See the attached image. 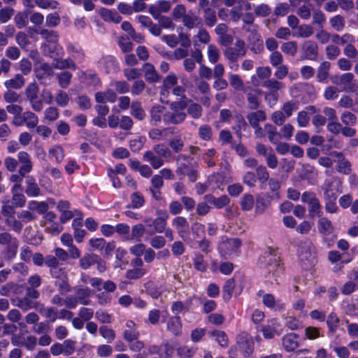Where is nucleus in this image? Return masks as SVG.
<instances>
[{"instance_id":"1","label":"nucleus","mask_w":358,"mask_h":358,"mask_svg":"<svg viewBox=\"0 0 358 358\" xmlns=\"http://www.w3.org/2000/svg\"><path fill=\"white\" fill-rule=\"evenodd\" d=\"M257 264L262 270H264L268 275L278 277L284 271V265L277 250L271 247H268L260 255Z\"/></svg>"},{"instance_id":"2","label":"nucleus","mask_w":358,"mask_h":358,"mask_svg":"<svg viewBox=\"0 0 358 358\" xmlns=\"http://www.w3.org/2000/svg\"><path fill=\"white\" fill-rule=\"evenodd\" d=\"M255 351L253 338L246 332H241L236 338V345L230 347L229 358H250Z\"/></svg>"},{"instance_id":"3","label":"nucleus","mask_w":358,"mask_h":358,"mask_svg":"<svg viewBox=\"0 0 358 358\" xmlns=\"http://www.w3.org/2000/svg\"><path fill=\"white\" fill-rule=\"evenodd\" d=\"M46 267L49 268L52 278L56 279L55 285L61 292H69L70 285L68 282V278L65 270L59 267V262L54 255H47Z\"/></svg>"},{"instance_id":"4","label":"nucleus","mask_w":358,"mask_h":358,"mask_svg":"<svg viewBox=\"0 0 358 358\" xmlns=\"http://www.w3.org/2000/svg\"><path fill=\"white\" fill-rule=\"evenodd\" d=\"M242 245L243 241L238 237L230 238L222 236L217 245L218 255L223 259L238 257L241 252Z\"/></svg>"},{"instance_id":"5","label":"nucleus","mask_w":358,"mask_h":358,"mask_svg":"<svg viewBox=\"0 0 358 358\" xmlns=\"http://www.w3.org/2000/svg\"><path fill=\"white\" fill-rule=\"evenodd\" d=\"M157 217H146L144 219V223L146 226V233L149 235H154L155 234L164 233L166 226L167 224V220L169 217V213L166 210H157Z\"/></svg>"},{"instance_id":"6","label":"nucleus","mask_w":358,"mask_h":358,"mask_svg":"<svg viewBox=\"0 0 358 358\" xmlns=\"http://www.w3.org/2000/svg\"><path fill=\"white\" fill-rule=\"evenodd\" d=\"M97 68L106 73H114L120 70L119 62L113 55L102 56L97 62Z\"/></svg>"},{"instance_id":"7","label":"nucleus","mask_w":358,"mask_h":358,"mask_svg":"<svg viewBox=\"0 0 358 358\" xmlns=\"http://www.w3.org/2000/svg\"><path fill=\"white\" fill-rule=\"evenodd\" d=\"M41 48L45 55L52 58L55 63L64 55V49L58 42L51 44L43 43L41 45Z\"/></svg>"},{"instance_id":"8","label":"nucleus","mask_w":358,"mask_h":358,"mask_svg":"<svg viewBox=\"0 0 358 358\" xmlns=\"http://www.w3.org/2000/svg\"><path fill=\"white\" fill-rule=\"evenodd\" d=\"M176 160L180 162V165L176 169V173L179 176L180 179L184 178L186 176L187 172L191 169L192 162L194 161V158L183 154H179L177 156Z\"/></svg>"},{"instance_id":"9","label":"nucleus","mask_w":358,"mask_h":358,"mask_svg":"<svg viewBox=\"0 0 358 358\" xmlns=\"http://www.w3.org/2000/svg\"><path fill=\"white\" fill-rule=\"evenodd\" d=\"M299 336L296 333H287L282 338V343L287 352L295 351L299 346Z\"/></svg>"},{"instance_id":"10","label":"nucleus","mask_w":358,"mask_h":358,"mask_svg":"<svg viewBox=\"0 0 358 358\" xmlns=\"http://www.w3.org/2000/svg\"><path fill=\"white\" fill-rule=\"evenodd\" d=\"M262 90L259 89H252L245 94L248 101V108L250 110H257L261 104L260 96Z\"/></svg>"},{"instance_id":"11","label":"nucleus","mask_w":358,"mask_h":358,"mask_svg":"<svg viewBox=\"0 0 358 358\" xmlns=\"http://www.w3.org/2000/svg\"><path fill=\"white\" fill-rule=\"evenodd\" d=\"M99 15L101 20L106 22L118 24L121 22L122 18L118 11L115 9H108L107 8H101L99 10Z\"/></svg>"},{"instance_id":"12","label":"nucleus","mask_w":358,"mask_h":358,"mask_svg":"<svg viewBox=\"0 0 358 358\" xmlns=\"http://www.w3.org/2000/svg\"><path fill=\"white\" fill-rule=\"evenodd\" d=\"M167 329L174 336H180L182 334V319L178 315H174L169 318L167 321Z\"/></svg>"},{"instance_id":"13","label":"nucleus","mask_w":358,"mask_h":358,"mask_svg":"<svg viewBox=\"0 0 358 358\" xmlns=\"http://www.w3.org/2000/svg\"><path fill=\"white\" fill-rule=\"evenodd\" d=\"M272 196L268 193L258 194L255 203L256 215H262L271 204Z\"/></svg>"},{"instance_id":"14","label":"nucleus","mask_w":358,"mask_h":358,"mask_svg":"<svg viewBox=\"0 0 358 358\" xmlns=\"http://www.w3.org/2000/svg\"><path fill=\"white\" fill-rule=\"evenodd\" d=\"M8 228H12V229L17 234L21 233L23 228V224L22 222L9 217H1L0 215V229L1 231H6Z\"/></svg>"},{"instance_id":"15","label":"nucleus","mask_w":358,"mask_h":358,"mask_svg":"<svg viewBox=\"0 0 358 358\" xmlns=\"http://www.w3.org/2000/svg\"><path fill=\"white\" fill-rule=\"evenodd\" d=\"M23 187L21 183H15L12 187V203L15 207L22 208L26 203V197L22 194Z\"/></svg>"},{"instance_id":"16","label":"nucleus","mask_w":358,"mask_h":358,"mask_svg":"<svg viewBox=\"0 0 358 358\" xmlns=\"http://www.w3.org/2000/svg\"><path fill=\"white\" fill-rule=\"evenodd\" d=\"M304 57L315 61L318 57V45L313 41H306L302 45Z\"/></svg>"},{"instance_id":"17","label":"nucleus","mask_w":358,"mask_h":358,"mask_svg":"<svg viewBox=\"0 0 358 358\" xmlns=\"http://www.w3.org/2000/svg\"><path fill=\"white\" fill-rule=\"evenodd\" d=\"M204 199L207 202L213 204L214 207L217 209L228 206L231 201L229 196L226 194L215 197L213 194H208L205 195Z\"/></svg>"},{"instance_id":"18","label":"nucleus","mask_w":358,"mask_h":358,"mask_svg":"<svg viewBox=\"0 0 358 358\" xmlns=\"http://www.w3.org/2000/svg\"><path fill=\"white\" fill-rule=\"evenodd\" d=\"M144 289L145 292L154 299H157L162 296L164 292L163 285L153 281L144 283Z\"/></svg>"},{"instance_id":"19","label":"nucleus","mask_w":358,"mask_h":358,"mask_svg":"<svg viewBox=\"0 0 358 358\" xmlns=\"http://www.w3.org/2000/svg\"><path fill=\"white\" fill-rule=\"evenodd\" d=\"M36 77L39 82L42 83L43 80L48 77L52 76L53 71L50 64L43 62L40 63L39 65L36 66L34 68Z\"/></svg>"},{"instance_id":"20","label":"nucleus","mask_w":358,"mask_h":358,"mask_svg":"<svg viewBox=\"0 0 358 358\" xmlns=\"http://www.w3.org/2000/svg\"><path fill=\"white\" fill-rule=\"evenodd\" d=\"M17 159L19 162L22 164L18 173H28L31 171L33 165L30 159L29 155L24 151H21L17 154Z\"/></svg>"},{"instance_id":"21","label":"nucleus","mask_w":358,"mask_h":358,"mask_svg":"<svg viewBox=\"0 0 358 358\" xmlns=\"http://www.w3.org/2000/svg\"><path fill=\"white\" fill-rule=\"evenodd\" d=\"M249 124L255 129H260L259 122L266 120V114L262 110H256L255 112L249 113L247 115Z\"/></svg>"},{"instance_id":"22","label":"nucleus","mask_w":358,"mask_h":358,"mask_svg":"<svg viewBox=\"0 0 358 358\" xmlns=\"http://www.w3.org/2000/svg\"><path fill=\"white\" fill-rule=\"evenodd\" d=\"M172 224L178 231L180 237L184 238L185 234L188 233L189 223L186 217L176 216L172 221Z\"/></svg>"},{"instance_id":"23","label":"nucleus","mask_w":358,"mask_h":358,"mask_svg":"<svg viewBox=\"0 0 358 358\" xmlns=\"http://www.w3.org/2000/svg\"><path fill=\"white\" fill-rule=\"evenodd\" d=\"M230 52L234 55V57H243L245 55L246 49L244 41L238 40L235 43V48H227L224 51V54L226 58L229 57Z\"/></svg>"},{"instance_id":"24","label":"nucleus","mask_w":358,"mask_h":358,"mask_svg":"<svg viewBox=\"0 0 358 358\" xmlns=\"http://www.w3.org/2000/svg\"><path fill=\"white\" fill-rule=\"evenodd\" d=\"M144 77L145 80L149 83H157L160 79L155 66L151 63H145L143 65Z\"/></svg>"},{"instance_id":"25","label":"nucleus","mask_w":358,"mask_h":358,"mask_svg":"<svg viewBox=\"0 0 358 358\" xmlns=\"http://www.w3.org/2000/svg\"><path fill=\"white\" fill-rule=\"evenodd\" d=\"M144 161L148 162L153 169H157L164 165V160L157 155L152 150L145 151L143 155Z\"/></svg>"},{"instance_id":"26","label":"nucleus","mask_w":358,"mask_h":358,"mask_svg":"<svg viewBox=\"0 0 358 358\" xmlns=\"http://www.w3.org/2000/svg\"><path fill=\"white\" fill-rule=\"evenodd\" d=\"M235 287L236 280L234 278L226 280L222 287V299L225 303H228L231 300Z\"/></svg>"},{"instance_id":"27","label":"nucleus","mask_w":358,"mask_h":358,"mask_svg":"<svg viewBox=\"0 0 358 358\" xmlns=\"http://www.w3.org/2000/svg\"><path fill=\"white\" fill-rule=\"evenodd\" d=\"M324 201H336L337 199L339 190L338 187H334V181H329L325 183L324 188Z\"/></svg>"},{"instance_id":"28","label":"nucleus","mask_w":358,"mask_h":358,"mask_svg":"<svg viewBox=\"0 0 358 358\" xmlns=\"http://www.w3.org/2000/svg\"><path fill=\"white\" fill-rule=\"evenodd\" d=\"M134 323L132 320H129L126 323V326L129 327V329H126L123 333V338L129 345L131 344V341L137 340L139 337V332L137 329H134Z\"/></svg>"},{"instance_id":"29","label":"nucleus","mask_w":358,"mask_h":358,"mask_svg":"<svg viewBox=\"0 0 358 358\" xmlns=\"http://www.w3.org/2000/svg\"><path fill=\"white\" fill-rule=\"evenodd\" d=\"M27 188L25 193L28 196H38L40 194V188L37 185L36 180L32 176H27Z\"/></svg>"},{"instance_id":"30","label":"nucleus","mask_w":358,"mask_h":358,"mask_svg":"<svg viewBox=\"0 0 358 358\" xmlns=\"http://www.w3.org/2000/svg\"><path fill=\"white\" fill-rule=\"evenodd\" d=\"M256 178L260 183V188L265 189L269 180V173L266 166L261 165L256 167Z\"/></svg>"},{"instance_id":"31","label":"nucleus","mask_w":358,"mask_h":358,"mask_svg":"<svg viewBox=\"0 0 358 358\" xmlns=\"http://www.w3.org/2000/svg\"><path fill=\"white\" fill-rule=\"evenodd\" d=\"M53 66L55 69L59 70L69 69L72 71H75L78 68L77 64L71 57L66 59H62V57L59 58V60L53 64Z\"/></svg>"},{"instance_id":"32","label":"nucleus","mask_w":358,"mask_h":358,"mask_svg":"<svg viewBox=\"0 0 358 358\" xmlns=\"http://www.w3.org/2000/svg\"><path fill=\"white\" fill-rule=\"evenodd\" d=\"M166 108L162 105H157L152 107L150 110L151 122L154 125H157L164 118V112Z\"/></svg>"},{"instance_id":"33","label":"nucleus","mask_w":358,"mask_h":358,"mask_svg":"<svg viewBox=\"0 0 358 358\" xmlns=\"http://www.w3.org/2000/svg\"><path fill=\"white\" fill-rule=\"evenodd\" d=\"M66 50L69 54L78 61H83L85 58V53L79 44L70 43L66 46Z\"/></svg>"},{"instance_id":"34","label":"nucleus","mask_w":358,"mask_h":358,"mask_svg":"<svg viewBox=\"0 0 358 358\" xmlns=\"http://www.w3.org/2000/svg\"><path fill=\"white\" fill-rule=\"evenodd\" d=\"M18 247V241L14 237L13 243L8 245L2 252L3 257L6 261H10L15 257Z\"/></svg>"},{"instance_id":"35","label":"nucleus","mask_w":358,"mask_h":358,"mask_svg":"<svg viewBox=\"0 0 358 358\" xmlns=\"http://www.w3.org/2000/svg\"><path fill=\"white\" fill-rule=\"evenodd\" d=\"M331 63L329 62H322L317 68V82L324 83L329 76Z\"/></svg>"},{"instance_id":"36","label":"nucleus","mask_w":358,"mask_h":358,"mask_svg":"<svg viewBox=\"0 0 358 358\" xmlns=\"http://www.w3.org/2000/svg\"><path fill=\"white\" fill-rule=\"evenodd\" d=\"M211 337L215 338V341L222 348H226L229 345V338L227 334L224 331L213 330L209 332Z\"/></svg>"},{"instance_id":"37","label":"nucleus","mask_w":358,"mask_h":358,"mask_svg":"<svg viewBox=\"0 0 358 358\" xmlns=\"http://www.w3.org/2000/svg\"><path fill=\"white\" fill-rule=\"evenodd\" d=\"M329 334H333L336 333L340 323V319L335 312H330L328 315L327 321Z\"/></svg>"},{"instance_id":"38","label":"nucleus","mask_w":358,"mask_h":358,"mask_svg":"<svg viewBox=\"0 0 358 358\" xmlns=\"http://www.w3.org/2000/svg\"><path fill=\"white\" fill-rule=\"evenodd\" d=\"M24 85V78L21 74H17L15 78L6 80L4 83V85L8 90H19Z\"/></svg>"},{"instance_id":"39","label":"nucleus","mask_w":358,"mask_h":358,"mask_svg":"<svg viewBox=\"0 0 358 358\" xmlns=\"http://www.w3.org/2000/svg\"><path fill=\"white\" fill-rule=\"evenodd\" d=\"M317 222V228L321 234L330 235L333 231V225L331 220L326 217H320Z\"/></svg>"},{"instance_id":"40","label":"nucleus","mask_w":358,"mask_h":358,"mask_svg":"<svg viewBox=\"0 0 358 358\" xmlns=\"http://www.w3.org/2000/svg\"><path fill=\"white\" fill-rule=\"evenodd\" d=\"M192 298H188L185 305L182 301H175L171 306V310L175 315H178L179 313L188 312L189 311V306L192 303Z\"/></svg>"},{"instance_id":"41","label":"nucleus","mask_w":358,"mask_h":358,"mask_svg":"<svg viewBox=\"0 0 358 358\" xmlns=\"http://www.w3.org/2000/svg\"><path fill=\"white\" fill-rule=\"evenodd\" d=\"M299 264L301 268L306 271L313 268L315 261L310 252H305L303 255H299Z\"/></svg>"},{"instance_id":"42","label":"nucleus","mask_w":358,"mask_h":358,"mask_svg":"<svg viewBox=\"0 0 358 358\" xmlns=\"http://www.w3.org/2000/svg\"><path fill=\"white\" fill-rule=\"evenodd\" d=\"M72 77V73L69 71H63L58 73L57 75L58 85L62 89H66L71 85Z\"/></svg>"},{"instance_id":"43","label":"nucleus","mask_w":358,"mask_h":358,"mask_svg":"<svg viewBox=\"0 0 358 358\" xmlns=\"http://www.w3.org/2000/svg\"><path fill=\"white\" fill-rule=\"evenodd\" d=\"M322 208V207L321 203L317 197H316L315 200L308 206V215L311 217H314L315 216L321 217L323 215Z\"/></svg>"},{"instance_id":"44","label":"nucleus","mask_w":358,"mask_h":358,"mask_svg":"<svg viewBox=\"0 0 358 358\" xmlns=\"http://www.w3.org/2000/svg\"><path fill=\"white\" fill-rule=\"evenodd\" d=\"M145 229L143 224L138 223L134 224L131 227V234L129 238H127V240L129 241H141V237L145 234Z\"/></svg>"},{"instance_id":"45","label":"nucleus","mask_w":358,"mask_h":358,"mask_svg":"<svg viewBox=\"0 0 358 358\" xmlns=\"http://www.w3.org/2000/svg\"><path fill=\"white\" fill-rule=\"evenodd\" d=\"M268 187L271 190V194L270 196H272V200H278L280 198V182L278 180L271 178H268Z\"/></svg>"},{"instance_id":"46","label":"nucleus","mask_w":358,"mask_h":358,"mask_svg":"<svg viewBox=\"0 0 358 358\" xmlns=\"http://www.w3.org/2000/svg\"><path fill=\"white\" fill-rule=\"evenodd\" d=\"M131 115L138 120H143L145 119V113L142 107L141 103L138 102V101L131 103Z\"/></svg>"},{"instance_id":"47","label":"nucleus","mask_w":358,"mask_h":358,"mask_svg":"<svg viewBox=\"0 0 358 358\" xmlns=\"http://www.w3.org/2000/svg\"><path fill=\"white\" fill-rule=\"evenodd\" d=\"M19 324L21 327L20 333H15L13 336L11 337V343L14 346H23L26 339L24 332H27V331H24V328H27V325L24 323H20Z\"/></svg>"},{"instance_id":"48","label":"nucleus","mask_w":358,"mask_h":358,"mask_svg":"<svg viewBox=\"0 0 358 358\" xmlns=\"http://www.w3.org/2000/svg\"><path fill=\"white\" fill-rule=\"evenodd\" d=\"M255 199L250 194H245L240 201V206L243 211H249L255 206Z\"/></svg>"},{"instance_id":"49","label":"nucleus","mask_w":358,"mask_h":358,"mask_svg":"<svg viewBox=\"0 0 358 358\" xmlns=\"http://www.w3.org/2000/svg\"><path fill=\"white\" fill-rule=\"evenodd\" d=\"M189 103H192V99L187 96L180 98V100L174 101L170 104L171 110L173 111L183 112L188 107Z\"/></svg>"},{"instance_id":"50","label":"nucleus","mask_w":358,"mask_h":358,"mask_svg":"<svg viewBox=\"0 0 358 358\" xmlns=\"http://www.w3.org/2000/svg\"><path fill=\"white\" fill-rule=\"evenodd\" d=\"M131 204L127 205V208H140L145 205V197L144 196L138 192H136L131 194Z\"/></svg>"},{"instance_id":"51","label":"nucleus","mask_w":358,"mask_h":358,"mask_svg":"<svg viewBox=\"0 0 358 358\" xmlns=\"http://www.w3.org/2000/svg\"><path fill=\"white\" fill-rule=\"evenodd\" d=\"M97 258L98 255L95 254L85 255L79 259L80 268L84 270L88 269L90 266L95 264V259Z\"/></svg>"},{"instance_id":"52","label":"nucleus","mask_w":358,"mask_h":358,"mask_svg":"<svg viewBox=\"0 0 358 358\" xmlns=\"http://www.w3.org/2000/svg\"><path fill=\"white\" fill-rule=\"evenodd\" d=\"M38 34L44 38L46 41L48 43V44H51L54 42H58V34L56 31L49 30L46 29H39Z\"/></svg>"},{"instance_id":"53","label":"nucleus","mask_w":358,"mask_h":358,"mask_svg":"<svg viewBox=\"0 0 358 358\" xmlns=\"http://www.w3.org/2000/svg\"><path fill=\"white\" fill-rule=\"evenodd\" d=\"M193 264L194 269L201 272H205L208 268V264L204 261V257L201 253L194 254Z\"/></svg>"},{"instance_id":"54","label":"nucleus","mask_w":358,"mask_h":358,"mask_svg":"<svg viewBox=\"0 0 358 358\" xmlns=\"http://www.w3.org/2000/svg\"><path fill=\"white\" fill-rule=\"evenodd\" d=\"M265 129L268 134V140L274 145L277 144L281 138V134L277 131L275 126L269 124L265 125Z\"/></svg>"},{"instance_id":"55","label":"nucleus","mask_w":358,"mask_h":358,"mask_svg":"<svg viewBox=\"0 0 358 358\" xmlns=\"http://www.w3.org/2000/svg\"><path fill=\"white\" fill-rule=\"evenodd\" d=\"M39 313L43 315L52 323L58 318V309L55 306L43 308L39 310Z\"/></svg>"},{"instance_id":"56","label":"nucleus","mask_w":358,"mask_h":358,"mask_svg":"<svg viewBox=\"0 0 358 358\" xmlns=\"http://www.w3.org/2000/svg\"><path fill=\"white\" fill-rule=\"evenodd\" d=\"M146 138L145 136H138L130 140L129 148L133 152H139L145 145Z\"/></svg>"},{"instance_id":"57","label":"nucleus","mask_w":358,"mask_h":358,"mask_svg":"<svg viewBox=\"0 0 358 358\" xmlns=\"http://www.w3.org/2000/svg\"><path fill=\"white\" fill-rule=\"evenodd\" d=\"M202 107L199 103H189L187 106V113L189 115L194 119H199L201 117Z\"/></svg>"},{"instance_id":"58","label":"nucleus","mask_w":358,"mask_h":358,"mask_svg":"<svg viewBox=\"0 0 358 358\" xmlns=\"http://www.w3.org/2000/svg\"><path fill=\"white\" fill-rule=\"evenodd\" d=\"M152 150L157 156L161 159L169 158L171 155L170 148L164 144H157L153 146Z\"/></svg>"},{"instance_id":"59","label":"nucleus","mask_w":358,"mask_h":358,"mask_svg":"<svg viewBox=\"0 0 358 358\" xmlns=\"http://www.w3.org/2000/svg\"><path fill=\"white\" fill-rule=\"evenodd\" d=\"M3 204L1 206V214L3 217H8L13 219L15 218V206L13 204H9V200L3 201Z\"/></svg>"},{"instance_id":"60","label":"nucleus","mask_w":358,"mask_h":358,"mask_svg":"<svg viewBox=\"0 0 358 358\" xmlns=\"http://www.w3.org/2000/svg\"><path fill=\"white\" fill-rule=\"evenodd\" d=\"M330 24L336 31H341L345 26V18L343 15H336L331 17Z\"/></svg>"},{"instance_id":"61","label":"nucleus","mask_w":358,"mask_h":358,"mask_svg":"<svg viewBox=\"0 0 358 358\" xmlns=\"http://www.w3.org/2000/svg\"><path fill=\"white\" fill-rule=\"evenodd\" d=\"M229 83L234 90L240 91L243 90L244 82L243 79L237 74H229Z\"/></svg>"},{"instance_id":"62","label":"nucleus","mask_w":358,"mask_h":358,"mask_svg":"<svg viewBox=\"0 0 358 358\" xmlns=\"http://www.w3.org/2000/svg\"><path fill=\"white\" fill-rule=\"evenodd\" d=\"M25 124L29 129H33L37 127L38 118L36 114L31 111L24 113Z\"/></svg>"},{"instance_id":"63","label":"nucleus","mask_w":358,"mask_h":358,"mask_svg":"<svg viewBox=\"0 0 358 358\" xmlns=\"http://www.w3.org/2000/svg\"><path fill=\"white\" fill-rule=\"evenodd\" d=\"M146 270L142 268L129 269L126 271V277L129 280H136L145 275Z\"/></svg>"},{"instance_id":"64","label":"nucleus","mask_w":358,"mask_h":358,"mask_svg":"<svg viewBox=\"0 0 358 358\" xmlns=\"http://www.w3.org/2000/svg\"><path fill=\"white\" fill-rule=\"evenodd\" d=\"M99 332L101 337L108 341V343H110L115 338V333L113 329H109L108 326L102 325L99 327Z\"/></svg>"}]
</instances>
